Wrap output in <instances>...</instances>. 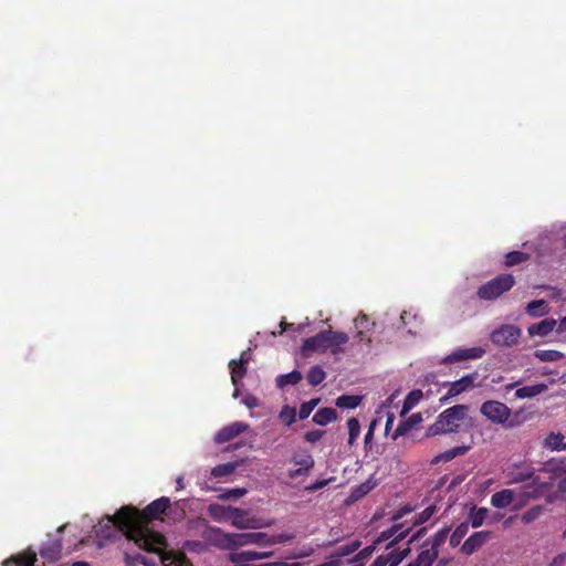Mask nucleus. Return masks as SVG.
<instances>
[{"mask_svg": "<svg viewBox=\"0 0 566 566\" xmlns=\"http://www.w3.org/2000/svg\"><path fill=\"white\" fill-rule=\"evenodd\" d=\"M209 512L214 517L231 518L232 525L237 528L244 530L254 527L253 521L248 518V513L244 510L232 506L210 505Z\"/></svg>", "mask_w": 566, "mask_h": 566, "instance_id": "39448f33", "label": "nucleus"}, {"mask_svg": "<svg viewBox=\"0 0 566 566\" xmlns=\"http://www.w3.org/2000/svg\"><path fill=\"white\" fill-rule=\"evenodd\" d=\"M515 284V279L510 273H502L496 275L494 279L488 281L482 284L478 291L476 295L480 300L483 301H494L499 298L502 294L510 291Z\"/></svg>", "mask_w": 566, "mask_h": 566, "instance_id": "20e7f679", "label": "nucleus"}, {"mask_svg": "<svg viewBox=\"0 0 566 566\" xmlns=\"http://www.w3.org/2000/svg\"><path fill=\"white\" fill-rule=\"evenodd\" d=\"M235 470V465L233 463H223L214 467L211 470V474L214 478H223L232 474Z\"/></svg>", "mask_w": 566, "mask_h": 566, "instance_id": "37998d69", "label": "nucleus"}, {"mask_svg": "<svg viewBox=\"0 0 566 566\" xmlns=\"http://www.w3.org/2000/svg\"><path fill=\"white\" fill-rule=\"evenodd\" d=\"M279 419L285 426H291L296 420V409L289 406H284L280 411Z\"/></svg>", "mask_w": 566, "mask_h": 566, "instance_id": "79ce46f5", "label": "nucleus"}, {"mask_svg": "<svg viewBox=\"0 0 566 566\" xmlns=\"http://www.w3.org/2000/svg\"><path fill=\"white\" fill-rule=\"evenodd\" d=\"M485 354V349L482 347H471V348H459L443 358V363H454L462 361L468 359H478L481 358Z\"/></svg>", "mask_w": 566, "mask_h": 566, "instance_id": "2eb2a0df", "label": "nucleus"}, {"mask_svg": "<svg viewBox=\"0 0 566 566\" xmlns=\"http://www.w3.org/2000/svg\"><path fill=\"white\" fill-rule=\"evenodd\" d=\"M530 255L522 251H511L505 254L504 264L507 268L517 265L522 262L527 261Z\"/></svg>", "mask_w": 566, "mask_h": 566, "instance_id": "4c0bfd02", "label": "nucleus"}, {"mask_svg": "<svg viewBox=\"0 0 566 566\" xmlns=\"http://www.w3.org/2000/svg\"><path fill=\"white\" fill-rule=\"evenodd\" d=\"M470 449H471V446H458V447L451 448L449 450H446L444 452H441V453H438L437 455H434L431 460V464L436 465L441 462H449L457 457L464 455Z\"/></svg>", "mask_w": 566, "mask_h": 566, "instance_id": "6ab92c4d", "label": "nucleus"}, {"mask_svg": "<svg viewBox=\"0 0 566 566\" xmlns=\"http://www.w3.org/2000/svg\"><path fill=\"white\" fill-rule=\"evenodd\" d=\"M557 321L549 317L545 318L538 323L532 324L527 327V333L531 337H546L549 335L556 327Z\"/></svg>", "mask_w": 566, "mask_h": 566, "instance_id": "dca6fc26", "label": "nucleus"}, {"mask_svg": "<svg viewBox=\"0 0 566 566\" xmlns=\"http://www.w3.org/2000/svg\"><path fill=\"white\" fill-rule=\"evenodd\" d=\"M242 402L250 409L259 406V399L250 394L243 397Z\"/></svg>", "mask_w": 566, "mask_h": 566, "instance_id": "6e6d98bb", "label": "nucleus"}, {"mask_svg": "<svg viewBox=\"0 0 566 566\" xmlns=\"http://www.w3.org/2000/svg\"><path fill=\"white\" fill-rule=\"evenodd\" d=\"M378 545L379 544H375V542H374L371 545H368V546L364 547L363 549L357 551V553L354 555V557L348 559L347 562L348 563H358V562L369 558Z\"/></svg>", "mask_w": 566, "mask_h": 566, "instance_id": "a19ab883", "label": "nucleus"}, {"mask_svg": "<svg viewBox=\"0 0 566 566\" xmlns=\"http://www.w3.org/2000/svg\"><path fill=\"white\" fill-rule=\"evenodd\" d=\"M411 527L403 528V524H394L391 527L382 531L378 535V537L375 539V544H381L384 542L391 539L386 547L387 549H389L394 547L396 543L405 539L408 536Z\"/></svg>", "mask_w": 566, "mask_h": 566, "instance_id": "9b49d317", "label": "nucleus"}, {"mask_svg": "<svg viewBox=\"0 0 566 566\" xmlns=\"http://www.w3.org/2000/svg\"><path fill=\"white\" fill-rule=\"evenodd\" d=\"M229 369H230L231 381H232L233 386L234 387L239 386V382L247 374L248 366L242 363H238L235 359H232L229 363Z\"/></svg>", "mask_w": 566, "mask_h": 566, "instance_id": "c85d7f7f", "label": "nucleus"}, {"mask_svg": "<svg viewBox=\"0 0 566 566\" xmlns=\"http://www.w3.org/2000/svg\"><path fill=\"white\" fill-rule=\"evenodd\" d=\"M247 493V490L245 489H229V490H226L224 492H222L221 494H219V499L220 500H237L241 496H243L244 494Z\"/></svg>", "mask_w": 566, "mask_h": 566, "instance_id": "49530a36", "label": "nucleus"}, {"mask_svg": "<svg viewBox=\"0 0 566 566\" xmlns=\"http://www.w3.org/2000/svg\"><path fill=\"white\" fill-rule=\"evenodd\" d=\"M544 512H545L544 505H535L522 514L521 521L524 524H531L534 521L538 520L544 514Z\"/></svg>", "mask_w": 566, "mask_h": 566, "instance_id": "e433bc0d", "label": "nucleus"}, {"mask_svg": "<svg viewBox=\"0 0 566 566\" xmlns=\"http://www.w3.org/2000/svg\"><path fill=\"white\" fill-rule=\"evenodd\" d=\"M534 356L541 361H557L564 354L555 349H536Z\"/></svg>", "mask_w": 566, "mask_h": 566, "instance_id": "c9c22d12", "label": "nucleus"}, {"mask_svg": "<svg viewBox=\"0 0 566 566\" xmlns=\"http://www.w3.org/2000/svg\"><path fill=\"white\" fill-rule=\"evenodd\" d=\"M250 359H251V355H250L249 350H243V352L241 353V355H240L239 360H237V361H238V363H242V364H244V365H247V366H248V364H249Z\"/></svg>", "mask_w": 566, "mask_h": 566, "instance_id": "69168bd1", "label": "nucleus"}, {"mask_svg": "<svg viewBox=\"0 0 566 566\" xmlns=\"http://www.w3.org/2000/svg\"><path fill=\"white\" fill-rule=\"evenodd\" d=\"M418 554L417 558L406 566H432L434 560L438 558V552L429 551L427 547Z\"/></svg>", "mask_w": 566, "mask_h": 566, "instance_id": "b1692460", "label": "nucleus"}, {"mask_svg": "<svg viewBox=\"0 0 566 566\" xmlns=\"http://www.w3.org/2000/svg\"><path fill=\"white\" fill-rule=\"evenodd\" d=\"M480 412L494 424H503L511 416V409L497 400H486L480 407Z\"/></svg>", "mask_w": 566, "mask_h": 566, "instance_id": "423d86ee", "label": "nucleus"}, {"mask_svg": "<svg viewBox=\"0 0 566 566\" xmlns=\"http://www.w3.org/2000/svg\"><path fill=\"white\" fill-rule=\"evenodd\" d=\"M411 552V548L407 545L403 549L392 548L388 553L382 554L386 557L388 566H397L403 558H406Z\"/></svg>", "mask_w": 566, "mask_h": 566, "instance_id": "bb28decb", "label": "nucleus"}, {"mask_svg": "<svg viewBox=\"0 0 566 566\" xmlns=\"http://www.w3.org/2000/svg\"><path fill=\"white\" fill-rule=\"evenodd\" d=\"M370 566H388L386 563V557L382 555L378 556Z\"/></svg>", "mask_w": 566, "mask_h": 566, "instance_id": "338daca9", "label": "nucleus"}, {"mask_svg": "<svg viewBox=\"0 0 566 566\" xmlns=\"http://www.w3.org/2000/svg\"><path fill=\"white\" fill-rule=\"evenodd\" d=\"M546 390H547V386L543 382L532 385V386H524V387L516 389L515 397L518 399L533 398V397H536V396L543 394Z\"/></svg>", "mask_w": 566, "mask_h": 566, "instance_id": "393cba45", "label": "nucleus"}, {"mask_svg": "<svg viewBox=\"0 0 566 566\" xmlns=\"http://www.w3.org/2000/svg\"><path fill=\"white\" fill-rule=\"evenodd\" d=\"M293 462L300 468H306V470H311L314 467V459L312 455H306L302 459H293Z\"/></svg>", "mask_w": 566, "mask_h": 566, "instance_id": "5fc2aeb1", "label": "nucleus"}, {"mask_svg": "<svg viewBox=\"0 0 566 566\" xmlns=\"http://www.w3.org/2000/svg\"><path fill=\"white\" fill-rule=\"evenodd\" d=\"M515 497V493L511 489H503L492 494L491 504L496 509H505L510 506Z\"/></svg>", "mask_w": 566, "mask_h": 566, "instance_id": "aec40b11", "label": "nucleus"}, {"mask_svg": "<svg viewBox=\"0 0 566 566\" xmlns=\"http://www.w3.org/2000/svg\"><path fill=\"white\" fill-rule=\"evenodd\" d=\"M329 480H317L313 484L305 488L307 491H317L325 488L328 484Z\"/></svg>", "mask_w": 566, "mask_h": 566, "instance_id": "4d7b16f0", "label": "nucleus"}, {"mask_svg": "<svg viewBox=\"0 0 566 566\" xmlns=\"http://www.w3.org/2000/svg\"><path fill=\"white\" fill-rule=\"evenodd\" d=\"M434 506H428L422 512H420L413 522V525L422 524L428 521L434 513Z\"/></svg>", "mask_w": 566, "mask_h": 566, "instance_id": "3c124183", "label": "nucleus"}, {"mask_svg": "<svg viewBox=\"0 0 566 566\" xmlns=\"http://www.w3.org/2000/svg\"><path fill=\"white\" fill-rule=\"evenodd\" d=\"M492 531H479L474 532L472 535H470L464 543L462 544L460 551L464 555H472L478 549H480L483 545L486 544V542L492 536Z\"/></svg>", "mask_w": 566, "mask_h": 566, "instance_id": "f8f14e48", "label": "nucleus"}, {"mask_svg": "<svg viewBox=\"0 0 566 566\" xmlns=\"http://www.w3.org/2000/svg\"><path fill=\"white\" fill-rule=\"evenodd\" d=\"M361 546V542L355 539L345 545L338 546L326 559L317 566H343V558L356 553Z\"/></svg>", "mask_w": 566, "mask_h": 566, "instance_id": "1a4fd4ad", "label": "nucleus"}, {"mask_svg": "<svg viewBox=\"0 0 566 566\" xmlns=\"http://www.w3.org/2000/svg\"><path fill=\"white\" fill-rule=\"evenodd\" d=\"M411 317V314L403 311L400 315V321L403 325H407L409 323V318Z\"/></svg>", "mask_w": 566, "mask_h": 566, "instance_id": "774afa93", "label": "nucleus"}, {"mask_svg": "<svg viewBox=\"0 0 566 566\" xmlns=\"http://www.w3.org/2000/svg\"><path fill=\"white\" fill-rule=\"evenodd\" d=\"M478 377L476 373L463 376L462 378L448 384V392L440 398L441 403H446L453 397L461 395L462 392L474 387V381Z\"/></svg>", "mask_w": 566, "mask_h": 566, "instance_id": "9d476101", "label": "nucleus"}, {"mask_svg": "<svg viewBox=\"0 0 566 566\" xmlns=\"http://www.w3.org/2000/svg\"><path fill=\"white\" fill-rule=\"evenodd\" d=\"M326 377L325 371L321 366H312L307 373V381L312 386H318Z\"/></svg>", "mask_w": 566, "mask_h": 566, "instance_id": "58836bf2", "label": "nucleus"}, {"mask_svg": "<svg viewBox=\"0 0 566 566\" xmlns=\"http://www.w3.org/2000/svg\"><path fill=\"white\" fill-rule=\"evenodd\" d=\"M293 537H294L293 535H287V534L274 535L273 536V545L277 544V543L289 542V541L293 539Z\"/></svg>", "mask_w": 566, "mask_h": 566, "instance_id": "e2e57ef3", "label": "nucleus"}, {"mask_svg": "<svg viewBox=\"0 0 566 566\" xmlns=\"http://www.w3.org/2000/svg\"><path fill=\"white\" fill-rule=\"evenodd\" d=\"M273 556V552L266 551V552H258L252 549H247L240 552V555H237L235 558L241 559L240 562H252V560H259V559H265Z\"/></svg>", "mask_w": 566, "mask_h": 566, "instance_id": "c756f323", "label": "nucleus"}, {"mask_svg": "<svg viewBox=\"0 0 566 566\" xmlns=\"http://www.w3.org/2000/svg\"><path fill=\"white\" fill-rule=\"evenodd\" d=\"M469 533V522L460 523L450 536V546L457 547Z\"/></svg>", "mask_w": 566, "mask_h": 566, "instance_id": "72a5a7b5", "label": "nucleus"}, {"mask_svg": "<svg viewBox=\"0 0 566 566\" xmlns=\"http://www.w3.org/2000/svg\"><path fill=\"white\" fill-rule=\"evenodd\" d=\"M361 401L360 396L356 395H342L336 398L335 405L339 408L353 409L356 408Z\"/></svg>", "mask_w": 566, "mask_h": 566, "instance_id": "f704fd0d", "label": "nucleus"}, {"mask_svg": "<svg viewBox=\"0 0 566 566\" xmlns=\"http://www.w3.org/2000/svg\"><path fill=\"white\" fill-rule=\"evenodd\" d=\"M565 437L557 432L549 433L544 440V447L551 450H564Z\"/></svg>", "mask_w": 566, "mask_h": 566, "instance_id": "2f4dec72", "label": "nucleus"}, {"mask_svg": "<svg viewBox=\"0 0 566 566\" xmlns=\"http://www.w3.org/2000/svg\"><path fill=\"white\" fill-rule=\"evenodd\" d=\"M450 533V527H443L434 534L431 539L426 541L421 547H427L429 551L438 552L439 547L446 542Z\"/></svg>", "mask_w": 566, "mask_h": 566, "instance_id": "a878e982", "label": "nucleus"}, {"mask_svg": "<svg viewBox=\"0 0 566 566\" xmlns=\"http://www.w3.org/2000/svg\"><path fill=\"white\" fill-rule=\"evenodd\" d=\"M521 337V329L515 325L503 324L494 329L491 335V342L496 346L511 347L516 345Z\"/></svg>", "mask_w": 566, "mask_h": 566, "instance_id": "0eeeda50", "label": "nucleus"}, {"mask_svg": "<svg viewBox=\"0 0 566 566\" xmlns=\"http://www.w3.org/2000/svg\"><path fill=\"white\" fill-rule=\"evenodd\" d=\"M324 436V431L323 430H311V431H307L305 434H304V439L310 442V443H315L317 441H319Z\"/></svg>", "mask_w": 566, "mask_h": 566, "instance_id": "864d4df0", "label": "nucleus"}, {"mask_svg": "<svg viewBox=\"0 0 566 566\" xmlns=\"http://www.w3.org/2000/svg\"><path fill=\"white\" fill-rule=\"evenodd\" d=\"M36 555L32 551H27L18 556H12L3 563V566H34Z\"/></svg>", "mask_w": 566, "mask_h": 566, "instance_id": "4be33fe9", "label": "nucleus"}, {"mask_svg": "<svg viewBox=\"0 0 566 566\" xmlns=\"http://www.w3.org/2000/svg\"><path fill=\"white\" fill-rule=\"evenodd\" d=\"M354 322L357 328L356 338L358 342L369 345L371 343L369 333L374 329L375 323L364 313H359Z\"/></svg>", "mask_w": 566, "mask_h": 566, "instance_id": "ddd939ff", "label": "nucleus"}, {"mask_svg": "<svg viewBox=\"0 0 566 566\" xmlns=\"http://www.w3.org/2000/svg\"><path fill=\"white\" fill-rule=\"evenodd\" d=\"M254 545L260 547H268L273 545V536H270L263 532H255V542Z\"/></svg>", "mask_w": 566, "mask_h": 566, "instance_id": "09e8293b", "label": "nucleus"}, {"mask_svg": "<svg viewBox=\"0 0 566 566\" xmlns=\"http://www.w3.org/2000/svg\"><path fill=\"white\" fill-rule=\"evenodd\" d=\"M137 560L140 562L145 566L156 565V560L154 558H148L144 555H137Z\"/></svg>", "mask_w": 566, "mask_h": 566, "instance_id": "0e129e2a", "label": "nucleus"}, {"mask_svg": "<svg viewBox=\"0 0 566 566\" xmlns=\"http://www.w3.org/2000/svg\"><path fill=\"white\" fill-rule=\"evenodd\" d=\"M534 476V470L526 468L524 470L517 471L512 476V482L520 483L531 480Z\"/></svg>", "mask_w": 566, "mask_h": 566, "instance_id": "de8ad7c7", "label": "nucleus"}, {"mask_svg": "<svg viewBox=\"0 0 566 566\" xmlns=\"http://www.w3.org/2000/svg\"><path fill=\"white\" fill-rule=\"evenodd\" d=\"M427 533V527H420L418 531H416L409 538L408 545L413 543L415 541L419 539L420 537L424 536Z\"/></svg>", "mask_w": 566, "mask_h": 566, "instance_id": "680f3d73", "label": "nucleus"}, {"mask_svg": "<svg viewBox=\"0 0 566 566\" xmlns=\"http://www.w3.org/2000/svg\"><path fill=\"white\" fill-rule=\"evenodd\" d=\"M489 510L486 507H478L472 505L465 522H469L473 528L482 526L484 523L491 524L495 520L489 521Z\"/></svg>", "mask_w": 566, "mask_h": 566, "instance_id": "f3484780", "label": "nucleus"}, {"mask_svg": "<svg viewBox=\"0 0 566 566\" xmlns=\"http://www.w3.org/2000/svg\"><path fill=\"white\" fill-rule=\"evenodd\" d=\"M348 339V335L344 332L326 329L304 339L302 350L304 354L331 350L332 354L336 355L343 352L342 346L345 345Z\"/></svg>", "mask_w": 566, "mask_h": 566, "instance_id": "7ed1b4c3", "label": "nucleus"}, {"mask_svg": "<svg viewBox=\"0 0 566 566\" xmlns=\"http://www.w3.org/2000/svg\"><path fill=\"white\" fill-rule=\"evenodd\" d=\"M421 421H422L421 413H412L407 420L401 421L397 426V428L392 434V439L396 440L397 438L407 434V432L410 431L412 429V427L420 423Z\"/></svg>", "mask_w": 566, "mask_h": 566, "instance_id": "5701e85b", "label": "nucleus"}, {"mask_svg": "<svg viewBox=\"0 0 566 566\" xmlns=\"http://www.w3.org/2000/svg\"><path fill=\"white\" fill-rule=\"evenodd\" d=\"M423 394L420 389L411 390L405 398L401 413L408 412L410 409L416 407L419 401L422 399Z\"/></svg>", "mask_w": 566, "mask_h": 566, "instance_id": "473e14b6", "label": "nucleus"}, {"mask_svg": "<svg viewBox=\"0 0 566 566\" xmlns=\"http://www.w3.org/2000/svg\"><path fill=\"white\" fill-rule=\"evenodd\" d=\"M538 289L552 291V298L559 300L562 297V291L551 285H538Z\"/></svg>", "mask_w": 566, "mask_h": 566, "instance_id": "13d9d810", "label": "nucleus"}, {"mask_svg": "<svg viewBox=\"0 0 566 566\" xmlns=\"http://www.w3.org/2000/svg\"><path fill=\"white\" fill-rule=\"evenodd\" d=\"M319 399H311L310 401L303 402L298 409V418L301 420L306 419L318 403Z\"/></svg>", "mask_w": 566, "mask_h": 566, "instance_id": "c03bdc74", "label": "nucleus"}, {"mask_svg": "<svg viewBox=\"0 0 566 566\" xmlns=\"http://www.w3.org/2000/svg\"><path fill=\"white\" fill-rule=\"evenodd\" d=\"M61 554V545L54 544L52 547L42 548L41 555L49 559H56L60 557Z\"/></svg>", "mask_w": 566, "mask_h": 566, "instance_id": "8fccbe9b", "label": "nucleus"}, {"mask_svg": "<svg viewBox=\"0 0 566 566\" xmlns=\"http://www.w3.org/2000/svg\"><path fill=\"white\" fill-rule=\"evenodd\" d=\"M255 532L249 533H221L219 544L223 549H237L239 547L254 545Z\"/></svg>", "mask_w": 566, "mask_h": 566, "instance_id": "6e6552de", "label": "nucleus"}, {"mask_svg": "<svg viewBox=\"0 0 566 566\" xmlns=\"http://www.w3.org/2000/svg\"><path fill=\"white\" fill-rule=\"evenodd\" d=\"M337 417L336 410L333 408H321L313 416V422L319 426H326L329 422L334 421Z\"/></svg>", "mask_w": 566, "mask_h": 566, "instance_id": "cd10ccee", "label": "nucleus"}, {"mask_svg": "<svg viewBox=\"0 0 566 566\" xmlns=\"http://www.w3.org/2000/svg\"><path fill=\"white\" fill-rule=\"evenodd\" d=\"M348 427V440L347 444L349 447L354 446L356 439L360 433V423L356 418H349L347 421Z\"/></svg>", "mask_w": 566, "mask_h": 566, "instance_id": "ea45409f", "label": "nucleus"}, {"mask_svg": "<svg viewBox=\"0 0 566 566\" xmlns=\"http://www.w3.org/2000/svg\"><path fill=\"white\" fill-rule=\"evenodd\" d=\"M547 471H565L566 472V467L563 468V467H556L553 462H548L547 464ZM558 489L559 491L562 492H566V475L560 478L559 482H558Z\"/></svg>", "mask_w": 566, "mask_h": 566, "instance_id": "603ef678", "label": "nucleus"}, {"mask_svg": "<svg viewBox=\"0 0 566 566\" xmlns=\"http://www.w3.org/2000/svg\"><path fill=\"white\" fill-rule=\"evenodd\" d=\"M375 426H376V420H373L371 423L369 424V428H368L366 434H365L364 442H365L366 447L371 442V440L374 438Z\"/></svg>", "mask_w": 566, "mask_h": 566, "instance_id": "bf43d9fd", "label": "nucleus"}, {"mask_svg": "<svg viewBox=\"0 0 566 566\" xmlns=\"http://www.w3.org/2000/svg\"><path fill=\"white\" fill-rule=\"evenodd\" d=\"M524 417L522 416V411L512 412L511 416H509V420L505 421L502 426L506 429H513L516 427H520L524 422Z\"/></svg>", "mask_w": 566, "mask_h": 566, "instance_id": "a18cd8bd", "label": "nucleus"}, {"mask_svg": "<svg viewBox=\"0 0 566 566\" xmlns=\"http://www.w3.org/2000/svg\"><path fill=\"white\" fill-rule=\"evenodd\" d=\"M248 429L249 424L244 422H233L218 431L214 437V441L220 444L229 442L237 438L238 436H240L241 433L245 432Z\"/></svg>", "mask_w": 566, "mask_h": 566, "instance_id": "4468645a", "label": "nucleus"}, {"mask_svg": "<svg viewBox=\"0 0 566 566\" xmlns=\"http://www.w3.org/2000/svg\"><path fill=\"white\" fill-rule=\"evenodd\" d=\"M170 506V500L166 496L159 497L149 503L143 511L133 506H123L114 515H107L106 526L116 528L128 539L148 553H155L161 562V555L169 553L166 551V537L149 527L153 520L161 518V515Z\"/></svg>", "mask_w": 566, "mask_h": 566, "instance_id": "f257e3e1", "label": "nucleus"}, {"mask_svg": "<svg viewBox=\"0 0 566 566\" xmlns=\"http://www.w3.org/2000/svg\"><path fill=\"white\" fill-rule=\"evenodd\" d=\"M549 311V305L545 300H534L525 306V313L533 318L545 316Z\"/></svg>", "mask_w": 566, "mask_h": 566, "instance_id": "412c9836", "label": "nucleus"}, {"mask_svg": "<svg viewBox=\"0 0 566 566\" xmlns=\"http://www.w3.org/2000/svg\"><path fill=\"white\" fill-rule=\"evenodd\" d=\"M160 563L163 566H193L184 552L172 549L161 555Z\"/></svg>", "mask_w": 566, "mask_h": 566, "instance_id": "a211bd4d", "label": "nucleus"}, {"mask_svg": "<svg viewBox=\"0 0 566 566\" xmlns=\"http://www.w3.org/2000/svg\"><path fill=\"white\" fill-rule=\"evenodd\" d=\"M302 374L298 370H293L289 374H283L276 377V386L284 388L287 385H296L301 381Z\"/></svg>", "mask_w": 566, "mask_h": 566, "instance_id": "7c9ffc66", "label": "nucleus"}, {"mask_svg": "<svg viewBox=\"0 0 566 566\" xmlns=\"http://www.w3.org/2000/svg\"><path fill=\"white\" fill-rule=\"evenodd\" d=\"M469 407L467 405H455L443 410L430 424L426 431L427 437H436L447 433H459L464 423L471 426Z\"/></svg>", "mask_w": 566, "mask_h": 566, "instance_id": "f03ea898", "label": "nucleus"}, {"mask_svg": "<svg viewBox=\"0 0 566 566\" xmlns=\"http://www.w3.org/2000/svg\"><path fill=\"white\" fill-rule=\"evenodd\" d=\"M308 473V470L306 468H297L295 470L289 471V478L296 479L297 476H302Z\"/></svg>", "mask_w": 566, "mask_h": 566, "instance_id": "052dcab7", "label": "nucleus"}]
</instances>
